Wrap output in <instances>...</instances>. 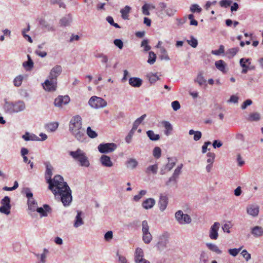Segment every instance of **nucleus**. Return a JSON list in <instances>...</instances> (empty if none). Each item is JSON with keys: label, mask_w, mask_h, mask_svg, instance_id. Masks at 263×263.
Segmentation results:
<instances>
[{"label": "nucleus", "mask_w": 263, "mask_h": 263, "mask_svg": "<svg viewBox=\"0 0 263 263\" xmlns=\"http://www.w3.org/2000/svg\"><path fill=\"white\" fill-rule=\"evenodd\" d=\"M46 171L45 178L49 184V189L52 191L57 198L60 199L64 206H69L72 201L71 191L63 178L59 175H55L51 179L53 167L47 162L45 163Z\"/></svg>", "instance_id": "nucleus-1"}, {"label": "nucleus", "mask_w": 263, "mask_h": 263, "mask_svg": "<svg viewBox=\"0 0 263 263\" xmlns=\"http://www.w3.org/2000/svg\"><path fill=\"white\" fill-rule=\"evenodd\" d=\"M69 155L74 160L79 162L81 166L87 167L89 166V161L86 153L80 148H78L76 151H70Z\"/></svg>", "instance_id": "nucleus-2"}, {"label": "nucleus", "mask_w": 263, "mask_h": 263, "mask_svg": "<svg viewBox=\"0 0 263 263\" xmlns=\"http://www.w3.org/2000/svg\"><path fill=\"white\" fill-rule=\"evenodd\" d=\"M22 192L25 194L28 199L27 204L28 206V213L32 216L33 213L36 211L37 208V202L33 198V194L29 188H24Z\"/></svg>", "instance_id": "nucleus-3"}, {"label": "nucleus", "mask_w": 263, "mask_h": 263, "mask_svg": "<svg viewBox=\"0 0 263 263\" xmlns=\"http://www.w3.org/2000/svg\"><path fill=\"white\" fill-rule=\"evenodd\" d=\"M90 106L95 109L105 107L107 106L106 101L102 98L97 96L91 97L88 101Z\"/></svg>", "instance_id": "nucleus-4"}, {"label": "nucleus", "mask_w": 263, "mask_h": 263, "mask_svg": "<svg viewBox=\"0 0 263 263\" xmlns=\"http://www.w3.org/2000/svg\"><path fill=\"white\" fill-rule=\"evenodd\" d=\"M142 240L145 244H149L153 239V236L149 232V227L146 220L142 222Z\"/></svg>", "instance_id": "nucleus-5"}, {"label": "nucleus", "mask_w": 263, "mask_h": 263, "mask_svg": "<svg viewBox=\"0 0 263 263\" xmlns=\"http://www.w3.org/2000/svg\"><path fill=\"white\" fill-rule=\"evenodd\" d=\"M175 216L177 221L180 224H189L192 221L190 216L188 214H184L181 210L177 211Z\"/></svg>", "instance_id": "nucleus-6"}, {"label": "nucleus", "mask_w": 263, "mask_h": 263, "mask_svg": "<svg viewBox=\"0 0 263 263\" xmlns=\"http://www.w3.org/2000/svg\"><path fill=\"white\" fill-rule=\"evenodd\" d=\"M117 145L114 143H106L100 144L98 146L99 152L102 154H107L115 151Z\"/></svg>", "instance_id": "nucleus-7"}, {"label": "nucleus", "mask_w": 263, "mask_h": 263, "mask_svg": "<svg viewBox=\"0 0 263 263\" xmlns=\"http://www.w3.org/2000/svg\"><path fill=\"white\" fill-rule=\"evenodd\" d=\"M82 127V119L80 115H76L72 117L69 123V130L80 129Z\"/></svg>", "instance_id": "nucleus-8"}, {"label": "nucleus", "mask_w": 263, "mask_h": 263, "mask_svg": "<svg viewBox=\"0 0 263 263\" xmlns=\"http://www.w3.org/2000/svg\"><path fill=\"white\" fill-rule=\"evenodd\" d=\"M2 206H0V213L9 215L10 213V198L8 196L4 197L1 200Z\"/></svg>", "instance_id": "nucleus-9"}, {"label": "nucleus", "mask_w": 263, "mask_h": 263, "mask_svg": "<svg viewBox=\"0 0 263 263\" xmlns=\"http://www.w3.org/2000/svg\"><path fill=\"white\" fill-rule=\"evenodd\" d=\"M169 234L167 233H164L159 237V240L156 246L158 250L162 251L167 247L168 243Z\"/></svg>", "instance_id": "nucleus-10"}, {"label": "nucleus", "mask_w": 263, "mask_h": 263, "mask_svg": "<svg viewBox=\"0 0 263 263\" xmlns=\"http://www.w3.org/2000/svg\"><path fill=\"white\" fill-rule=\"evenodd\" d=\"M71 135L79 142H85L86 139L85 135V130L81 127L80 129H75L69 131Z\"/></svg>", "instance_id": "nucleus-11"}, {"label": "nucleus", "mask_w": 263, "mask_h": 263, "mask_svg": "<svg viewBox=\"0 0 263 263\" xmlns=\"http://www.w3.org/2000/svg\"><path fill=\"white\" fill-rule=\"evenodd\" d=\"M71 135L79 142H85L86 139L85 135V130L81 127L80 129H75L69 131Z\"/></svg>", "instance_id": "nucleus-12"}, {"label": "nucleus", "mask_w": 263, "mask_h": 263, "mask_svg": "<svg viewBox=\"0 0 263 263\" xmlns=\"http://www.w3.org/2000/svg\"><path fill=\"white\" fill-rule=\"evenodd\" d=\"M42 85L46 91H54L57 87V81L53 79H47Z\"/></svg>", "instance_id": "nucleus-13"}, {"label": "nucleus", "mask_w": 263, "mask_h": 263, "mask_svg": "<svg viewBox=\"0 0 263 263\" xmlns=\"http://www.w3.org/2000/svg\"><path fill=\"white\" fill-rule=\"evenodd\" d=\"M247 213L252 217H256L259 213V206L256 204H250L246 208Z\"/></svg>", "instance_id": "nucleus-14"}, {"label": "nucleus", "mask_w": 263, "mask_h": 263, "mask_svg": "<svg viewBox=\"0 0 263 263\" xmlns=\"http://www.w3.org/2000/svg\"><path fill=\"white\" fill-rule=\"evenodd\" d=\"M220 224L218 222H215L211 226L209 230V237L212 240H216L218 237V230Z\"/></svg>", "instance_id": "nucleus-15"}, {"label": "nucleus", "mask_w": 263, "mask_h": 263, "mask_svg": "<svg viewBox=\"0 0 263 263\" xmlns=\"http://www.w3.org/2000/svg\"><path fill=\"white\" fill-rule=\"evenodd\" d=\"M39 23L42 28L46 29L47 31L54 32L56 30L55 26L53 25V21L50 23L45 18H41L39 19Z\"/></svg>", "instance_id": "nucleus-16"}, {"label": "nucleus", "mask_w": 263, "mask_h": 263, "mask_svg": "<svg viewBox=\"0 0 263 263\" xmlns=\"http://www.w3.org/2000/svg\"><path fill=\"white\" fill-rule=\"evenodd\" d=\"M62 71V67L61 65H57L54 66L50 71L48 79L57 81V78L61 74Z\"/></svg>", "instance_id": "nucleus-17"}, {"label": "nucleus", "mask_w": 263, "mask_h": 263, "mask_svg": "<svg viewBox=\"0 0 263 263\" xmlns=\"http://www.w3.org/2000/svg\"><path fill=\"white\" fill-rule=\"evenodd\" d=\"M70 101V98L68 96H59L55 99L54 104L57 107H62L64 105H66Z\"/></svg>", "instance_id": "nucleus-18"}, {"label": "nucleus", "mask_w": 263, "mask_h": 263, "mask_svg": "<svg viewBox=\"0 0 263 263\" xmlns=\"http://www.w3.org/2000/svg\"><path fill=\"white\" fill-rule=\"evenodd\" d=\"M51 209L49 205L48 204H44L43 207L37 208L35 212L39 213L40 217H46L48 216V214L51 212Z\"/></svg>", "instance_id": "nucleus-19"}, {"label": "nucleus", "mask_w": 263, "mask_h": 263, "mask_svg": "<svg viewBox=\"0 0 263 263\" xmlns=\"http://www.w3.org/2000/svg\"><path fill=\"white\" fill-rule=\"evenodd\" d=\"M72 21V17L71 14H68L62 17L60 21L59 24L61 27H67L70 26Z\"/></svg>", "instance_id": "nucleus-20"}, {"label": "nucleus", "mask_w": 263, "mask_h": 263, "mask_svg": "<svg viewBox=\"0 0 263 263\" xmlns=\"http://www.w3.org/2000/svg\"><path fill=\"white\" fill-rule=\"evenodd\" d=\"M100 161L102 165L106 167H111L113 166L114 163L111 160L110 157L103 155L100 158Z\"/></svg>", "instance_id": "nucleus-21"}, {"label": "nucleus", "mask_w": 263, "mask_h": 263, "mask_svg": "<svg viewBox=\"0 0 263 263\" xmlns=\"http://www.w3.org/2000/svg\"><path fill=\"white\" fill-rule=\"evenodd\" d=\"M251 234L256 238L263 236V228L261 226H256L251 228Z\"/></svg>", "instance_id": "nucleus-22"}, {"label": "nucleus", "mask_w": 263, "mask_h": 263, "mask_svg": "<svg viewBox=\"0 0 263 263\" xmlns=\"http://www.w3.org/2000/svg\"><path fill=\"white\" fill-rule=\"evenodd\" d=\"M48 253L49 251L46 248H44L43 249V252L42 254L35 253L34 255L38 259L36 263H46V258Z\"/></svg>", "instance_id": "nucleus-23"}, {"label": "nucleus", "mask_w": 263, "mask_h": 263, "mask_svg": "<svg viewBox=\"0 0 263 263\" xmlns=\"http://www.w3.org/2000/svg\"><path fill=\"white\" fill-rule=\"evenodd\" d=\"M168 204V198L166 196L161 195L160 197L158 205L161 211H164Z\"/></svg>", "instance_id": "nucleus-24"}, {"label": "nucleus", "mask_w": 263, "mask_h": 263, "mask_svg": "<svg viewBox=\"0 0 263 263\" xmlns=\"http://www.w3.org/2000/svg\"><path fill=\"white\" fill-rule=\"evenodd\" d=\"M125 164L127 168L133 170L137 167L138 162L135 158H130L127 159Z\"/></svg>", "instance_id": "nucleus-25"}, {"label": "nucleus", "mask_w": 263, "mask_h": 263, "mask_svg": "<svg viewBox=\"0 0 263 263\" xmlns=\"http://www.w3.org/2000/svg\"><path fill=\"white\" fill-rule=\"evenodd\" d=\"M14 112H18L24 110L26 108L25 103L22 101H18L13 103Z\"/></svg>", "instance_id": "nucleus-26"}, {"label": "nucleus", "mask_w": 263, "mask_h": 263, "mask_svg": "<svg viewBox=\"0 0 263 263\" xmlns=\"http://www.w3.org/2000/svg\"><path fill=\"white\" fill-rule=\"evenodd\" d=\"M22 138L26 141H40V139L36 135L33 133H30L27 132L22 136Z\"/></svg>", "instance_id": "nucleus-27"}, {"label": "nucleus", "mask_w": 263, "mask_h": 263, "mask_svg": "<svg viewBox=\"0 0 263 263\" xmlns=\"http://www.w3.org/2000/svg\"><path fill=\"white\" fill-rule=\"evenodd\" d=\"M142 80L141 79L137 77H132L129 79V84L133 87H139L141 86Z\"/></svg>", "instance_id": "nucleus-28"}, {"label": "nucleus", "mask_w": 263, "mask_h": 263, "mask_svg": "<svg viewBox=\"0 0 263 263\" xmlns=\"http://www.w3.org/2000/svg\"><path fill=\"white\" fill-rule=\"evenodd\" d=\"M162 124L164 126L165 130L164 133L166 136H169L172 134L173 131V126L171 123L167 121H163Z\"/></svg>", "instance_id": "nucleus-29"}, {"label": "nucleus", "mask_w": 263, "mask_h": 263, "mask_svg": "<svg viewBox=\"0 0 263 263\" xmlns=\"http://www.w3.org/2000/svg\"><path fill=\"white\" fill-rule=\"evenodd\" d=\"M131 7L129 6H125L123 8L120 10L122 18L124 20L129 19V13L131 11Z\"/></svg>", "instance_id": "nucleus-30"}, {"label": "nucleus", "mask_w": 263, "mask_h": 263, "mask_svg": "<svg viewBox=\"0 0 263 263\" xmlns=\"http://www.w3.org/2000/svg\"><path fill=\"white\" fill-rule=\"evenodd\" d=\"M155 200L153 198H148L144 200L142 203V206L145 209H149L152 208L155 204Z\"/></svg>", "instance_id": "nucleus-31"}, {"label": "nucleus", "mask_w": 263, "mask_h": 263, "mask_svg": "<svg viewBox=\"0 0 263 263\" xmlns=\"http://www.w3.org/2000/svg\"><path fill=\"white\" fill-rule=\"evenodd\" d=\"M195 82L197 83L200 86H204L205 87L206 86V80L204 78L202 73L201 72H199L196 78L194 80Z\"/></svg>", "instance_id": "nucleus-32"}, {"label": "nucleus", "mask_w": 263, "mask_h": 263, "mask_svg": "<svg viewBox=\"0 0 263 263\" xmlns=\"http://www.w3.org/2000/svg\"><path fill=\"white\" fill-rule=\"evenodd\" d=\"M82 212L79 211H77V214L75 218V220H74V224H73V226L75 228H78L80 226L83 224L84 222H83V219L82 218Z\"/></svg>", "instance_id": "nucleus-33"}, {"label": "nucleus", "mask_w": 263, "mask_h": 263, "mask_svg": "<svg viewBox=\"0 0 263 263\" xmlns=\"http://www.w3.org/2000/svg\"><path fill=\"white\" fill-rule=\"evenodd\" d=\"M158 170V165L157 164L151 165L146 167L145 172L147 175L151 174H156Z\"/></svg>", "instance_id": "nucleus-34"}, {"label": "nucleus", "mask_w": 263, "mask_h": 263, "mask_svg": "<svg viewBox=\"0 0 263 263\" xmlns=\"http://www.w3.org/2000/svg\"><path fill=\"white\" fill-rule=\"evenodd\" d=\"M238 47H234L228 49L225 53L229 58L231 59L233 58L239 51Z\"/></svg>", "instance_id": "nucleus-35"}, {"label": "nucleus", "mask_w": 263, "mask_h": 263, "mask_svg": "<svg viewBox=\"0 0 263 263\" xmlns=\"http://www.w3.org/2000/svg\"><path fill=\"white\" fill-rule=\"evenodd\" d=\"M4 108L5 111L6 112H8L9 114L14 113L13 103L6 101L4 105Z\"/></svg>", "instance_id": "nucleus-36"}, {"label": "nucleus", "mask_w": 263, "mask_h": 263, "mask_svg": "<svg viewBox=\"0 0 263 263\" xmlns=\"http://www.w3.org/2000/svg\"><path fill=\"white\" fill-rule=\"evenodd\" d=\"M146 117V114L142 115L140 117L137 118L134 122L132 128L133 130H136L139 125L142 122Z\"/></svg>", "instance_id": "nucleus-37"}, {"label": "nucleus", "mask_w": 263, "mask_h": 263, "mask_svg": "<svg viewBox=\"0 0 263 263\" xmlns=\"http://www.w3.org/2000/svg\"><path fill=\"white\" fill-rule=\"evenodd\" d=\"M144 252L141 248H138L135 253V261H136L143 258Z\"/></svg>", "instance_id": "nucleus-38"}, {"label": "nucleus", "mask_w": 263, "mask_h": 263, "mask_svg": "<svg viewBox=\"0 0 263 263\" xmlns=\"http://www.w3.org/2000/svg\"><path fill=\"white\" fill-rule=\"evenodd\" d=\"M59 126L58 122H51L46 125L45 128L47 131L53 132L56 130Z\"/></svg>", "instance_id": "nucleus-39"}, {"label": "nucleus", "mask_w": 263, "mask_h": 263, "mask_svg": "<svg viewBox=\"0 0 263 263\" xmlns=\"http://www.w3.org/2000/svg\"><path fill=\"white\" fill-rule=\"evenodd\" d=\"M159 52V58L161 60L169 61L170 60L165 48H161Z\"/></svg>", "instance_id": "nucleus-40"}, {"label": "nucleus", "mask_w": 263, "mask_h": 263, "mask_svg": "<svg viewBox=\"0 0 263 263\" xmlns=\"http://www.w3.org/2000/svg\"><path fill=\"white\" fill-rule=\"evenodd\" d=\"M190 135H194V140L196 141L199 140L202 136V133L200 131L194 130L193 129H190L189 132Z\"/></svg>", "instance_id": "nucleus-41"}, {"label": "nucleus", "mask_w": 263, "mask_h": 263, "mask_svg": "<svg viewBox=\"0 0 263 263\" xmlns=\"http://www.w3.org/2000/svg\"><path fill=\"white\" fill-rule=\"evenodd\" d=\"M260 119V115L259 113L257 112H252L251 113L248 118V120L251 122L253 121H258Z\"/></svg>", "instance_id": "nucleus-42"}, {"label": "nucleus", "mask_w": 263, "mask_h": 263, "mask_svg": "<svg viewBox=\"0 0 263 263\" xmlns=\"http://www.w3.org/2000/svg\"><path fill=\"white\" fill-rule=\"evenodd\" d=\"M206 246L211 251L214 252L218 254H220L222 253L221 251L219 249L218 247L214 243H207Z\"/></svg>", "instance_id": "nucleus-43"}, {"label": "nucleus", "mask_w": 263, "mask_h": 263, "mask_svg": "<svg viewBox=\"0 0 263 263\" xmlns=\"http://www.w3.org/2000/svg\"><path fill=\"white\" fill-rule=\"evenodd\" d=\"M215 65L219 70L222 72L225 71L226 64L223 60H220L216 61L215 63Z\"/></svg>", "instance_id": "nucleus-44"}, {"label": "nucleus", "mask_w": 263, "mask_h": 263, "mask_svg": "<svg viewBox=\"0 0 263 263\" xmlns=\"http://www.w3.org/2000/svg\"><path fill=\"white\" fill-rule=\"evenodd\" d=\"M28 61L27 62H24L23 64V66L26 68L27 70H31L33 67V62L31 60L30 55H28Z\"/></svg>", "instance_id": "nucleus-45"}, {"label": "nucleus", "mask_w": 263, "mask_h": 263, "mask_svg": "<svg viewBox=\"0 0 263 263\" xmlns=\"http://www.w3.org/2000/svg\"><path fill=\"white\" fill-rule=\"evenodd\" d=\"M147 135L152 141H157L160 139V136L158 134H155L154 131L149 130L146 132Z\"/></svg>", "instance_id": "nucleus-46"}, {"label": "nucleus", "mask_w": 263, "mask_h": 263, "mask_svg": "<svg viewBox=\"0 0 263 263\" xmlns=\"http://www.w3.org/2000/svg\"><path fill=\"white\" fill-rule=\"evenodd\" d=\"M168 163L164 165L165 169L167 170V171H170L175 165L176 161L173 160V158H167Z\"/></svg>", "instance_id": "nucleus-47"}, {"label": "nucleus", "mask_w": 263, "mask_h": 263, "mask_svg": "<svg viewBox=\"0 0 263 263\" xmlns=\"http://www.w3.org/2000/svg\"><path fill=\"white\" fill-rule=\"evenodd\" d=\"M147 78L148 79V80L151 84L155 83L159 79L157 73H152L147 74Z\"/></svg>", "instance_id": "nucleus-48"}, {"label": "nucleus", "mask_w": 263, "mask_h": 263, "mask_svg": "<svg viewBox=\"0 0 263 263\" xmlns=\"http://www.w3.org/2000/svg\"><path fill=\"white\" fill-rule=\"evenodd\" d=\"M24 77L22 75H19L16 77L13 80V84L16 87H19L21 85Z\"/></svg>", "instance_id": "nucleus-49"}, {"label": "nucleus", "mask_w": 263, "mask_h": 263, "mask_svg": "<svg viewBox=\"0 0 263 263\" xmlns=\"http://www.w3.org/2000/svg\"><path fill=\"white\" fill-rule=\"evenodd\" d=\"M211 53L215 55H219L224 53V47L222 45L219 46L218 50H213L211 51Z\"/></svg>", "instance_id": "nucleus-50"}, {"label": "nucleus", "mask_w": 263, "mask_h": 263, "mask_svg": "<svg viewBox=\"0 0 263 263\" xmlns=\"http://www.w3.org/2000/svg\"><path fill=\"white\" fill-rule=\"evenodd\" d=\"M156 55L153 51H149L148 53V59L147 63L151 65H153L156 61Z\"/></svg>", "instance_id": "nucleus-51"}, {"label": "nucleus", "mask_w": 263, "mask_h": 263, "mask_svg": "<svg viewBox=\"0 0 263 263\" xmlns=\"http://www.w3.org/2000/svg\"><path fill=\"white\" fill-rule=\"evenodd\" d=\"M86 134L89 138L92 139L95 138L98 136V134L92 130L90 126L87 128Z\"/></svg>", "instance_id": "nucleus-52"}, {"label": "nucleus", "mask_w": 263, "mask_h": 263, "mask_svg": "<svg viewBox=\"0 0 263 263\" xmlns=\"http://www.w3.org/2000/svg\"><path fill=\"white\" fill-rule=\"evenodd\" d=\"M208 257L204 252H202L199 258V263H208Z\"/></svg>", "instance_id": "nucleus-53"}, {"label": "nucleus", "mask_w": 263, "mask_h": 263, "mask_svg": "<svg viewBox=\"0 0 263 263\" xmlns=\"http://www.w3.org/2000/svg\"><path fill=\"white\" fill-rule=\"evenodd\" d=\"M232 227V224L230 221H227L222 226V229L224 232L230 233V229Z\"/></svg>", "instance_id": "nucleus-54"}, {"label": "nucleus", "mask_w": 263, "mask_h": 263, "mask_svg": "<svg viewBox=\"0 0 263 263\" xmlns=\"http://www.w3.org/2000/svg\"><path fill=\"white\" fill-rule=\"evenodd\" d=\"M141 46L144 48L143 51L144 52L148 51L151 49V46L148 45V41L147 39H144L142 41Z\"/></svg>", "instance_id": "nucleus-55"}, {"label": "nucleus", "mask_w": 263, "mask_h": 263, "mask_svg": "<svg viewBox=\"0 0 263 263\" xmlns=\"http://www.w3.org/2000/svg\"><path fill=\"white\" fill-rule=\"evenodd\" d=\"M208 157L206 162L209 164H213L215 158V154L214 153L209 152L206 154Z\"/></svg>", "instance_id": "nucleus-56"}, {"label": "nucleus", "mask_w": 263, "mask_h": 263, "mask_svg": "<svg viewBox=\"0 0 263 263\" xmlns=\"http://www.w3.org/2000/svg\"><path fill=\"white\" fill-rule=\"evenodd\" d=\"M242 247H243L241 246L238 249H236V248L230 249L228 250V252L232 256L235 257L238 254L239 252L242 249Z\"/></svg>", "instance_id": "nucleus-57"}, {"label": "nucleus", "mask_w": 263, "mask_h": 263, "mask_svg": "<svg viewBox=\"0 0 263 263\" xmlns=\"http://www.w3.org/2000/svg\"><path fill=\"white\" fill-rule=\"evenodd\" d=\"M190 10L193 13H200L202 11V9L199 7L198 5L193 4L190 7Z\"/></svg>", "instance_id": "nucleus-58"}, {"label": "nucleus", "mask_w": 263, "mask_h": 263, "mask_svg": "<svg viewBox=\"0 0 263 263\" xmlns=\"http://www.w3.org/2000/svg\"><path fill=\"white\" fill-rule=\"evenodd\" d=\"M188 44L192 47L196 48L198 45V41L194 36H191V39L187 40Z\"/></svg>", "instance_id": "nucleus-59"}, {"label": "nucleus", "mask_w": 263, "mask_h": 263, "mask_svg": "<svg viewBox=\"0 0 263 263\" xmlns=\"http://www.w3.org/2000/svg\"><path fill=\"white\" fill-rule=\"evenodd\" d=\"M142 13L145 15H149L150 13L149 10H150L149 4H145L142 7Z\"/></svg>", "instance_id": "nucleus-60"}, {"label": "nucleus", "mask_w": 263, "mask_h": 263, "mask_svg": "<svg viewBox=\"0 0 263 263\" xmlns=\"http://www.w3.org/2000/svg\"><path fill=\"white\" fill-rule=\"evenodd\" d=\"M153 156L156 158H159L161 156V149L159 147H155L153 152Z\"/></svg>", "instance_id": "nucleus-61"}, {"label": "nucleus", "mask_w": 263, "mask_h": 263, "mask_svg": "<svg viewBox=\"0 0 263 263\" xmlns=\"http://www.w3.org/2000/svg\"><path fill=\"white\" fill-rule=\"evenodd\" d=\"M183 167V164H180L179 165H178L176 169L174 170V172L173 174V176L176 178H178L179 175L181 173V169Z\"/></svg>", "instance_id": "nucleus-62"}, {"label": "nucleus", "mask_w": 263, "mask_h": 263, "mask_svg": "<svg viewBox=\"0 0 263 263\" xmlns=\"http://www.w3.org/2000/svg\"><path fill=\"white\" fill-rule=\"evenodd\" d=\"M176 11L174 7H169L165 10L166 14L169 16H173Z\"/></svg>", "instance_id": "nucleus-63"}, {"label": "nucleus", "mask_w": 263, "mask_h": 263, "mask_svg": "<svg viewBox=\"0 0 263 263\" xmlns=\"http://www.w3.org/2000/svg\"><path fill=\"white\" fill-rule=\"evenodd\" d=\"M177 178L174 177V176H172L168 180H167V181H166V185L167 186H170L172 184H175L177 182Z\"/></svg>", "instance_id": "nucleus-64"}]
</instances>
